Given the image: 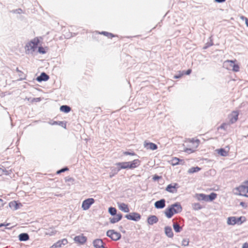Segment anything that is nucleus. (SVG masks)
<instances>
[{
	"label": "nucleus",
	"instance_id": "43",
	"mask_svg": "<svg viewBox=\"0 0 248 248\" xmlns=\"http://www.w3.org/2000/svg\"><path fill=\"white\" fill-rule=\"evenodd\" d=\"M228 125V124H227L226 123H223L218 127V129H224V130H226L227 128Z\"/></svg>",
	"mask_w": 248,
	"mask_h": 248
},
{
	"label": "nucleus",
	"instance_id": "31",
	"mask_svg": "<svg viewBox=\"0 0 248 248\" xmlns=\"http://www.w3.org/2000/svg\"><path fill=\"white\" fill-rule=\"evenodd\" d=\"M108 212L112 216H115L118 214H117V209L115 207L112 206L108 208Z\"/></svg>",
	"mask_w": 248,
	"mask_h": 248
},
{
	"label": "nucleus",
	"instance_id": "46",
	"mask_svg": "<svg viewBox=\"0 0 248 248\" xmlns=\"http://www.w3.org/2000/svg\"><path fill=\"white\" fill-rule=\"evenodd\" d=\"M185 152L190 154L194 152V150L191 148H186L185 150Z\"/></svg>",
	"mask_w": 248,
	"mask_h": 248
},
{
	"label": "nucleus",
	"instance_id": "17",
	"mask_svg": "<svg viewBox=\"0 0 248 248\" xmlns=\"http://www.w3.org/2000/svg\"><path fill=\"white\" fill-rule=\"evenodd\" d=\"M115 217H110L109 218V222L111 224H114L115 223H117L119 222L120 220H121L123 217V215L121 213H119Z\"/></svg>",
	"mask_w": 248,
	"mask_h": 248
},
{
	"label": "nucleus",
	"instance_id": "2",
	"mask_svg": "<svg viewBox=\"0 0 248 248\" xmlns=\"http://www.w3.org/2000/svg\"><path fill=\"white\" fill-rule=\"evenodd\" d=\"M246 221V218L244 216L239 217H230L227 218V224L230 225H234L237 224L240 225Z\"/></svg>",
	"mask_w": 248,
	"mask_h": 248
},
{
	"label": "nucleus",
	"instance_id": "11",
	"mask_svg": "<svg viewBox=\"0 0 248 248\" xmlns=\"http://www.w3.org/2000/svg\"><path fill=\"white\" fill-rule=\"evenodd\" d=\"M9 206L14 210H16L22 206V204L17 201H13L9 203Z\"/></svg>",
	"mask_w": 248,
	"mask_h": 248
},
{
	"label": "nucleus",
	"instance_id": "39",
	"mask_svg": "<svg viewBox=\"0 0 248 248\" xmlns=\"http://www.w3.org/2000/svg\"><path fill=\"white\" fill-rule=\"evenodd\" d=\"M68 170H69V168L67 167H65L62 168L61 169L58 170L57 171V174H59L61 173L64 172L66 171H68Z\"/></svg>",
	"mask_w": 248,
	"mask_h": 248
},
{
	"label": "nucleus",
	"instance_id": "56",
	"mask_svg": "<svg viewBox=\"0 0 248 248\" xmlns=\"http://www.w3.org/2000/svg\"><path fill=\"white\" fill-rule=\"evenodd\" d=\"M4 205L3 201L0 199V208Z\"/></svg>",
	"mask_w": 248,
	"mask_h": 248
},
{
	"label": "nucleus",
	"instance_id": "16",
	"mask_svg": "<svg viewBox=\"0 0 248 248\" xmlns=\"http://www.w3.org/2000/svg\"><path fill=\"white\" fill-rule=\"evenodd\" d=\"M158 221V217L155 215L149 216L147 219V222L149 225H152L156 223Z\"/></svg>",
	"mask_w": 248,
	"mask_h": 248
},
{
	"label": "nucleus",
	"instance_id": "60",
	"mask_svg": "<svg viewBox=\"0 0 248 248\" xmlns=\"http://www.w3.org/2000/svg\"><path fill=\"white\" fill-rule=\"evenodd\" d=\"M50 248H57L56 247L54 246V244L50 247Z\"/></svg>",
	"mask_w": 248,
	"mask_h": 248
},
{
	"label": "nucleus",
	"instance_id": "10",
	"mask_svg": "<svg viewBox=\"0 0 248 248\" xmlns=\"http://www.w3.org/2000/svg\"><path fill=\"white\" fill-rule=\"evenodd\" d=\"M140 162L141 161L138 159H134L132 161H128L129 169H134L138 167L140 165Z\"/></svg>",
	"mask_w": 248,
	"mask_h": 248
},
{
	"label": "nucleus",
	"instance_id": "27",
	"mask_svg": "<svg viewBox=\"0 0 248 248\" xmlns=\"http://www.w3.org/2000/svg\"><path fill=\"white\" fill-rule=\"evenodd\" d=\"M230 62H234L232 60H227L223 63V67L228 70L232 69V64H231Z\"/></svg>",
	"mask_w": 248,
	"mask_h": 248
},
{
	"label": "nucleus",
	"instance_id": "6",
	"mask_svg": "<svg viewBox=\"0 0 248 248\" xmlns=\"http://www.w3.org/2000/svg\"><path fill=\"white\" fill-rule=\"evenodd\" d=\"M236 190L239 192V195L246 197H248V186L241 185L236 188Z\"/></svg>",
	"mask_w": 248,
	"mask_h": 248
},
{
	"label": "nucleus",
	"instance_id": "57",
	"mask_svg": "<svg viewBox=\"0 0 248 248\" xmlns=\"http://www.w3.org/2000/svg\"><path fill=\"white\" fill-rule=\"evenodd\" d=\"M9 225V224H7L6 225H5L4 223H0V228L2 227V226H8Z\"/></svg>",
	"mask_w": 248,
	"mask_h": 248
},
{
	"label": "nucleus",
	"instance_id": "21",
	"mask_svg": "<svg viewBox=\"0 0 248 248\" xmlns=\"http://www.w3.org/2000/svg\"><path fill=\"white\" fill-rule=\"evenodd\" d=\"M18 237L20 241H26L30 239L29 235L26 232L19 234Z\"/></svg>",
	"mask_w": 248,
	"mask_h": 248
},
{
	"label": "nucleus",
	"instance_id": "52",
	"mask_svg": "<svg viewBox=\"0 0 248 248\" xmlns=\"http://www.w3.org/2000/svg\"><path fill=\"white\" fill-rule=\"evenodd\" d=\"M214 0L215 2H216L217 3H221L224 2L226 0Z\"/></svg>",
	"mask_w": 248,
	"mask_h": 248
},
{
	"label": "nucleus",
	"instance_id": "19",
	"mask_svg": "<svg viewBox=\"0 0 248 248\" xmlns=\"http://www.w3.org/2000/svg\"><path fill=\"white\" fill-rule=\"evenodd\" d=\"M115 165L118 167L120 170L122 169H129L128 162H118Z\"/></svg>",
	"mask_w": 248,
	"mask_h": 248
},
{
	"label": "nucleus",
	"instance_id": "37",
	"mask_svg": "<svg viewBox=\"0 0 248 248\" xmlns=\"http://www.w3.org/2000/svg\"><path fill=\"white\" fill-rule=\"evenodd\" d=\"M231 64H232V70L234 72H238L239 70V66L237 64L234 63V62H230Z\"/></svg>",
	"mask_w": 248,
	"mask_h": 248
},
{
	"label": "nucleus",
	"instance_id": "32",
	"mask_svg": "<svg viewBox=\"0 0 248 248\" xmlns=\"http://www.w3.org/2000/svg\"><path fill=\"white\" fill-rule=\"evenodd\" d=\"M201 170V168L198 166L193 167H191V168H190L188 170L187 172L188 173L191 174V173L197 172L200 171Z\"/></svg>",
	"mask_w": 248,
	"mask_h": 248
},
{
	"label": "nucleus",
	"instance_id": "25",
	"mask_svg": "<svg viewBox=\"0 0 248 248\" xmlns=\"http://www.w3.org/2000/svg\"><path fill=\"white\" fill-rule=\"evenodd\" d=\"M48 123L52 125L57 124L64 128H66V124L64 121H53L52 122H49Z\"/></svg>",
	"mask_w": 248,
	"mask_h": 248
},
{
	"label": "nucleus",
	"instance_id": "28",
	"mask_svg": "<svg viewBox=\"0 0 248 248\" xmlns=\"http://www.w3.org/2000/svg\"><path fill=\"white\" fill-rule=\"evenodd\" d=\"M60 109L61 111L67 113L71 111V108L69 106L62 105L60 107Z\"/></svg>",
	"mask_w": 248,
	"mask_h": 248
},
{
	"label": "nucleus",
	"instance_id": "35",
	"mask_svg": "<svg viewBox=\"0 0 248 248\" xmlns=\"http://www.w3.org/2000/svg\"><path fill=\"white\" fill-rule=\"evenodd\" d=\"M193 209L194 210H199L201 209L202 207L199 203H194L192 204Z\"/></svg>",
	"mask_w": 248,
	"mask_h": 248
},
{
	"label": "nucleus",
	"instance_id": "63",
	"mask_svg": "<svg viewBox=\"0 0 248 248\" xmlns=\"http://www.w3.org/2000/svg\"><path fill=\"white\" fill-rule=\"evenodd\" d=\"M235 248H237L236 247H235Z\"/></svg>",
	"mask_w": 248,
	"mask_h": 248
},
{
	"label": "nucleus",
	"instance_id": "62",
	"mask_svg": "<svg viewBox=\"0 0 248 248\" xmlns=\"http://www.w3.org/2000/svg\"><path fill=\"white\" fill-rule=\"evenodd\" d=\"M24 78H20V80H22V79H23Z\"/></svg>",
	"mask_w": 248,
	"mask_h": 248
},
{
	"label": "nucleus",
	"instance_id": "14",
	"mask_svg": "<svg viewBox=\"0 0 248 248\" xmlns=\"http://www.w3.org/2000/svg\"><path fill=\"white\" fill-rule=\"evenodd\" d=\"M49 78V76L45 72L41 73L40 75L37 77L36 80L39 82L46 81Z\"/></svg>",
	"mask_w": 248,
	"mask_h": 248
},
{
	"label": "nucleus",
	"instance_id": "45",
	"mask_svg": "<svg viewBox=\"0 0 248 248\" xmlns=\"http://www.w3.org/2000/svg\"><path fill=\"white\" fill-rule=\"evenodd\" d=\"M189 244V241L187 239H183L182 242V245L184 246H188Z\"/></svg>",
	"mask_w": 248,
	"mask_h": 248
},
{
	"label": "nucleus",
	"instance_id": "41",
	"mask_svg": "<svg viewBox=\"0 0 248 248\" xmlns=\"http://www.w3.org/2000/svg\"><path fill=\"white\" fill-rule=\"evenodd\" d=\"M38 52L39 53L42 54H44L46 53V51L45 50V48L42 46L38 47Z\"/></svg>",
	"mask_w": 248,
	"mask_h": 248
},
{
	"label": "nucleus",
	"instance_id": "33",
	"mask_svg": "<svg viewBox=\"0 0 248 248\" xmlns=\"http://www.w3.org/2000/svg\"><path fill=\"white\" fill-rule=\"evenodd\" d=\"M40 42L39 40L37 38H35L32 40H31L30 43L32 44V46H34V47H37V46Z\"/></svg>",
	"mask_w": 248,
	"mask_h": 248
},
{
	"label": "nucleus",
	"instance_id": "36",
	"mask_svg": "<svg viewBox=\"0 0 248 248\" xmlns=\"http://www.w3.org/2000/svg\"><path fill=\"white\" fill-rule=\"evenodd\" d=\"M210 41L206 43L204 46L203 47V49H206L210 46H211L214 45V43L212 41V40L211 39V37H210Z\"/></svg>",
	"mask_w": 248,
	"mask_h": 248
},
{
	"label": "nucleus",
	"instance_id": "5",
	"mask_svg": "<svg viewBox=\"0 0 248 248\" xmlns=\"http://www.w3.org/2000/svg\"><path fill=\"white\" fill-rule=\"evenodd\" d=\"M125 217L128 220L134 221H138L141 218L140 215L137 212H131L125 216Z\"/></svg>",
	"mask_w": 248,
	"mask_h": 248
},
{
	"label": "nucleus",
	"instance_id": "54",
	"mask_svg": "<svg viewBox=\"0 0 248 248\" xmlns=\"http://www.w3.org/2000/svg\"><path fill=\"white\" fill-rule=\"evenodd\" d=\"M56 231H52L50 232H47L46 234H49V235H53L56 233Z\"/></svg>",
	"mask_w": 248,
	"mask_h": 248
},
{
	"label": "nucleus",
	"instance_id": "49",
	"mask_svg": "<svg viewBox=\"0 0 248 248\" xmlns=\"http://www.w3.org/2000/svg\"><path fill=\"white\" fill-rule=\"evenodd\" d=\"M241 18L242 19H245V24H246V26L248 27V18L246 17H245V16H242L241 17Z\"/></svg>",
	"mask_w": 248,
	"mask_h": 248
},
{
	"label": "nucleus",
	"instance_id": "8",
	"mask_svg": "<svg viewBox=\"0 0 248 248\" xmlns=\"http://www.w3.org/2000/svg\"><path fill=\"white\" fill-rule=\"evenodd\" d=\"M155 207L157 209L164 208L166 206V200L164 199H161L157 201L154 204Z\"/></svg>",
	"mask_w": 248,
	"mask_h": 248
},
{
	"label": "nucleus",
	"instance_id": "15",
	"mask_svg": "<svg viewBox=\"0 0 248 248\" xmlns=\"http://www.w3.org/2000/svg\"><path fill=\"white\" fill-rule=\"evenodd\" d=\"M74 240L76 242L83 245L87 241V237L83 235H78L75 236Z\"/></svg>",
	"mask_w": 248,
	"mask_h": 248
},
{
	"label": "nucleus",
	"instance_id": "47",
	"mask_svg": "<svg viewBox=\"0 0 248 248\" xmlns=\"http://www.w3.org/2000/svg\"><path fill=\"white\" fill-rule=\"evenodd\" d=\"M192 72L191 69H188L186 71H183V73L184 74V75H188L191 74Z\"/></svg>",
	"mask_w": 248,
	"mask_h": 248
},
{
	"label": "nucleus",
	"instance_id": "29",
	"mask_svg": "<svg viewBox=\"0 0 248 248\" xmlns=\"http://www.w3.org/2000/svg\"><path fill=\"white\" fill-rule=\"evenodd\" d=\"M172 226H173V229L176 232H177V233L180 232L183 230L182 227L181 226H180V225L177 223H173Z\"/></svg>",
	"mask_w": 248,
	"mask_h": 248
},
{
	"label": "nucleus",
	"instance_id": "50",
	"mask_svg": "<svg viewBox=\"0 0 248 248\" xmlns=\"http://www.w3.org/2000/svg\"><path fill=\"white\" fill-rule=\"evenodd\" d=\"M240 205L244 208H246L247 207V205L246 204V203L243 202H241L240 203Z\"/></svg>",
	"mask_w": 248,
	"mask_h": 248
},
{
	"label": "nucleus",
	"instance_id": "18",
	"mask_svg": "<svg viewBox=\"0 0 248 248\" xmlns=\"http://www.w3.org/2000/svg\"><path fill=\"white\" fill-rule=\"evenodd\" d=\"M144 147L147 149H151L152 150H155L157 149V145L153 142H149L147 143L146 142H144Z\"/></svg>",
	"mask_w": 248,
	"mask_h": 248
},
{
	"label": "nucleus",
	"instance_id": "53",
	"mask_svg": "<svg viewBox=\"0 0 248 248\" xmlns=\"http://www.w3.org/2000/svg\"><path fill=\"white\" fill-rule=\"evenodd\" d=\"M40 101V98H33L32 100H31V102L35 101V102H39Z\"/></svg>",
	"mask_w": 248,
	"mask_h": 248
},
{
	"label": "nucleus",
	"instance_id": "22",
	"mask_svg": "<svg viewBox=\"0 0 248 248\" xmlns=\"http://www.w3.org/2000/svg\"><path fill=\"white\" fill-rule=\"evenodd\" d=\"M165 234L169 238H172L173 236L172 230L170 226H166L164 228Z\"/></svg>",
	"mask_w": 248,
	"mask_h": 248
},
{
	"label": "nucleus",
	"instance_id": "4",
	"mask_svg": "<svg viewBox=\"0 0 248 248\" xmlns=\"http://www.w3.org/2000/svg\"><path fill=\"white\" fill-rule=\"evenodd\" d=\"M106 235L113 241H117L121 239V234L114 230H109L107 232Z\"/></svg>",
	"mask_w": 248,
	"mask_h": 248
},
{
	"label": "nucleus",
	"instance_id": "12",
	"mask_svg": "<svg viewBox=\"0 0 248 248\" xmlns=\"http://www.w3.org/2000/svg\"><path fill=\"white\" fill-rule=\"evenodd\" d=\"M36 49V48L34 47L32 44H31L30 42L27 43L25 46V53L26 54L32 53L34 51H35Z\"/></svg>",
	"mask_w": 248,
	"mask_h": 248
},
{
	"label": "nucleus",
	"instance_id": "23",
	"mask_svg": "<svg viewBox=\"0 0 248 248\" xmlns=\"http://www.w3.org/2000/svg\"><path fill=\"white\" fill-rule=\"evenodd\" d=\"M118 207L120 210L125 213H128L129 212L128 205L124 203H119Z\"/></svg>",
	"mask_w": 248,
	"mask_h": 248
},
{
	"label": "nucleus",
	"instance_id": "55",
	"mask_svg": "<svg viewBox=\"0 0 248 248\" xmlns=\"http://www.w3.org/2000/svg\"><path fill=\"white\" fill-rule=\"evenodd\" d=\"M242 248H248V243L247 242L245 243L243 245Z\"/></svg>",
	"mask_w": 248,
	"mask_h": 248
},
{
	"label": "nucleus",
	"instance_id": "7",
	"mask_svg": "<svg viewBox=\"0 0 248 248\" xmlns=\"http://www.w3.org/2000/svg\"><path fill=\"white\" fill-rule=\"evenodd\" d=\"M94 199L92 198L84 200L82 203V208L83 210L89 209L91 206L94 202Z\"/></svg>",
	"mask_w": 248,
	"mask_h": 248
},
{
	"label": "nucleus",
	"instance_id": "59",
	"mask_svg": "<svg viewBox=\"0 0 248 248\" xmlns=\"http://www.w3.org/2000/svg\"><path fill=\"white\" fill-rule=\"evenodd\" d=\"M244 184H245L246 185H248V180L247 181H246L245 182H244Z\"/></svg>",
	"mask_w": 248,
	"mask_h": 248
},
{
	"label": "nucleus",
	"instance_id": "13",
	"mask_svg": "<svg viewBox=\"0 0 248 248\" xmlns=\"http://www.w3.org/2000/svg\"><path fill=\"white\" fill-rule=\"evenodd\" d=\"M178 184L174 183L173 185L169 184L166 188V190L170 193H175L176 191V189L178 188Z\"/></svg>",
	"mask_w": 248,
	"mask_h": 248
},
{
	"label": "nucleus",
	"instance_id": "3",
	"mask_svg": "<svg viewBox=\"0 0 248 248\" xmlns=\"http://www.w3.org/2000/svg\"><path fill=\"white\" fill-rule=\"evenodd\" d=\"M196 197L199 201L212 202L217 198V194L214 192H212L209 195L201 193L197 194Z\"/></svg>",
	"mask_w": 248,
	"mask_h": 248
},
{
	"label": "nucleus",
	"instance_id": "44",
	"mask_svg": "<svg viewBox=\"0 0 248 248\" xmlns=\"http://www.w3.org/2000/svg\"><path fill=\"white\" fill-rule=\"evenodd\" d=\"M183 75H184V74L183 73V72L182 73L180 72L179 73L175 75L174 76V78L175 79L180 78Z\"/></svg>",
	"mask_w": 248,
	"mask_h": 248
},
{
	"label": "nucleus",
	"instance_id": "30",
	"mask_svg": "<svg viewBox=\"0 0 248 248\" xmlns=\"http://www.w3.org/2000/svg\"><path fill=\"white\" fill-rule=\"evenodd\" d=\"M171 164L173 166H175L180 164V162H183V160L180 159L177 157H173L170 161Z\"/></svg>",
	"mask_w": 248,
	"mask_h": 248
},
{
	"label": "nucleus",
	"instance_id": "34",
	"mask_svg": "<svg viewBox=\"0 0 248 248\" xmlns=\"http://www.w3.org/2000/svg\"><path fill=\"white\" fill-rule=\"evenodd\" d=\"M99 33L107 36L108 38H112L115 36L114 34L105 31H102V32H99Z\"/></svg>",
	"mask_w": 248,
	"mask_h": 248
},
{
	"label": "nucleus",
	"instance_id": "42",
	"mask_svg": "<svg viewBox=\"0 0 248 248\" xmlns=\"http://www.w3.org/2000/svg\"><path fill=\"white\" fill-rule=\"evenodd\" d=\"M12 12L15 14H20L23 13V10L21 8H18L17 9L13 10Z\"/></svg>",
	"mask_w": 248,
	"mask_h": 248
},
{
	"label": "nucleus",
	"instance_id": "9",
	"mask_svg": "<svg viewBox=\"0 0 248 248\" xmlns=\"http://www.w3.org/2000/svg\"><path fill=\"white\" fill-rule=\"evenodd\" d=\"M239 113L237 111H233L229 116L230 122L231 124H234L238 120Z\"/></svg>",
	"mask_w": 248,
	"mask_h": 248
},
{
	"label": "nucleus",
	"instance_id": "26",
	"mask_svg": "<svg viewBox=\"0 0 248 248\" xmlns=\"http://www.w3.org/2000/svg\"><path fill=\"white\" fill-rule=\"evenodd\" d=\"M110 169L111 171L109 173V177L110 178H112L115 175L117 174L120 171V169H119L118 167H111Z\"/></svg>",
	"mask_w": 248,
	"mask_h": 248
},
{
	"label": "nucleus",
	"instance_id": "48",
	"mask_svg": "<svg viewBox=\"0 0 248 248\" xmlns=\"http://www.w3.org/2000/svg\"><path fill=\"white\" fill-rule=\"evenodd\" d=\"M160 178H161V177H160V176H158V175H156V174L155 175L153 176V180H154V181L158 180H159V179H160Z\"/></svg>",
	"mask_w": 248,
	"mask_h": 248
},
{
	"label": "nucleus",
	"instance_id": "38",
	"mask_svg": "<svg viewBox=\"0 0 248 248\" xmlns=\"http://www.w3.org/2000/svg\"><path fill=\"white\" fill-rule=\"evenodd\" d=\"M65 181L66 182H70L72 184H73L75 181V179L72 177L68 176L65 178Z\"/></svg>",
	"mask_w": 248,
	"mask_h": 248
},
{
	"label": "nucleus",
	"instance_id": "61",
	"mask_svg": "<svg viewBox=\"0 0 248 248\" xmlns=\"http://www.w3.org/2000/svg\"><path fill=\"white\" fill-rule=\"evenodd\" d=\"M22 74H23L19 73V76L20 77H21V76H22Z\"/></svg>",
	"mask_w": 248,
	"mask_h": 248
},
{
	"label": "nucleus",
	"instance_id": "51",
	"mask_svg": "<svg viewBox=\"0 0 248 248\" xmlns=\"http://www.w3.org/2000/svg\"><path fill=\"white\" fill-rule=\"evenodd\" d=\"M190 142H192V143H194V142H196L198 143V144H199V142H200V140H198V139H197L196 140H195L194 139H192L191 140H190Z\"/></svg>",
	"mask_w": 248,
	"mask_h": 248
},
{
	"label": "nucleus",
	"instance_id": "20",
	"mask_svg": "<svg viewBox=\"0 0 248 248\" xmlns=\"http://www.w3.org/2000/svg\"><path fill=\"white\" fill-rule=\"evenodd\" d=\"M68 243V241L66 239L64 238L62 240H60L56 243H54V246L56 247L57 248H61L62 246H64Z\"/></svg>",
	"mask_w": 248,
	"mask_h": 248
},
{
	"label": "nucleus",
	"instance_id": "24",
	"mask_svg": "<svg viewBox=\"0 0 248 248\" xmlns=\"http://www.w3.org/2000/svg\"><path fill=\"white\" fill-rule=\"evenodd\" d=\"M217 153L222 156H227L228 155L229 150L227 151L224 148H220L216 150Z\"/></svg>",
	"mask_w": 248,
	"mask_h": 248
},
{
	"label": "nucleus",
	"instance_id": "40",
	"mask_svg": "<svg viewBox=\"0 0 248 248\" xmlns=\"http://www.w3.org/2000/svg\"><path fill=\"white\" fill-rule=\"evenodd\" d=\"M124 155H132V156H137V154L133 151L129 152V151H125L124 152Z\"/></svg>",
	"mask_w": 248,
	"mask_h": 248
},
{
	"label": "nucleus",
	"instance_id": "1",
	"mask_svg": "<svg viewBox=\"0 0 248 248\" xmlns=\"http://www.w3.org/2000/svg\"><path fill=\"white\" fill-rule=\"evenodd\" d=\"M182 211V207L180 202H177L171 204L166 208L164 214L168 218H171L174 214L179 213Z\"/></svg>",
	"mask_w": 248,
	"mask_h": 248
},
{
	"label": "nucleus",
	"instance_id": "58",
	"mask_svg": "<svg viewBox=\"0 0 248 248\" xmlns=\"http://www.w3.org/2000/svg\"><path fill=\"white\" fill-rule=\"evenodd\" d=\"M16 71L19 72V73L23 74V72H22L21 71H20L18 68H16Z\"/></svg>",
	"mask_w": 248,
	"mask_h": 248
}]
</instances>
